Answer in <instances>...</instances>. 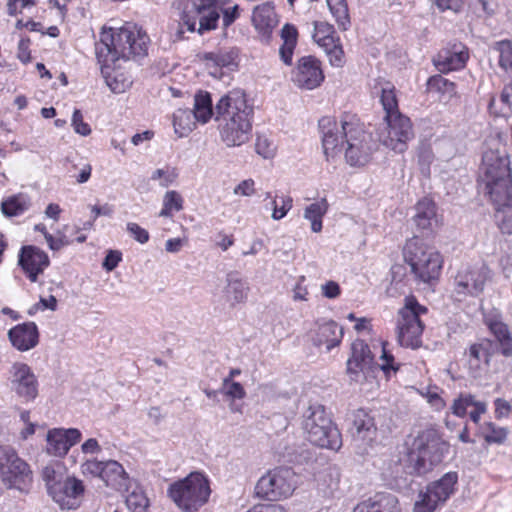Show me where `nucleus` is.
<instances>
[{"mask_svg":"<svg viewBox=\"0 0 512 512\" xmlns=\"http://www.w3.org/2000/svg\"><path fill=\"white\" fill-rule=\"evenodd\" d=\"M469 59L468 48L461 42L448 43L433 58V63L441 73L460 70Z\"/></svg>","mask_w":512,"mask_h":512,"instance_id":"obj_21","label":"nucleus"},{"mask_svg":"<svg viewBox=\"0 0 512 512\" xmlns=\"http://www.w3.org/2000/svg\"><path fill=\"white\" fill-rule=\"evenodd\" d=\"M358 120L355 115L344 114L338 123L331 116L322 117L318 126L321 133L323 153L327 161H333L339 157L346 148L345 122Z\"/></svg>","mask_w":512,"mask_h":512,"instance_id":"obj_12","label":"nucleus"},{"mask_svg":"<svg viewBox=\"0 0 512 512\" xmlns=\"http://www.w3.org/2000/svg\"><path fill=\"white\" fill-rule=\"evenodd\" d=\"M298 31L292 24L286 23L281 29L283 44L279 49L281 60L288 66L292 65V57L297 44Z\"/></svg>","mask_w":512,"mask_h":512,"instance_id":"obj_36","label":"nucleus"},{"mask_svg":"<svg viewBox=\"0 0 512 512\" xmlns=\"http://www.w3.org/2000/svg\"><path fill=\"white\" fill-rule=\"evenodd\" d=\"M195 120L191 110L178 109L173 115L175 133L179 137L187 136L195 128Z\"/></svg>","mask_w":512,"mask_h":512,"instance_id":"obj_42","label":"nucleus"},{"mask_svg":"<svg viewBox=\"0 0 512 512\" xmlns=\"http://www.w3.org/2000/svg\"><path fill=\"white\" fill-rule=\"evenodd\" d=\"M19 265L31 282H36L38 276L49 266L48 255L36 246H23L19 253Z\"/></svg>","mask_w":512,"mask_h":512,"instance_id":"obj_24","label":"nucleus"},{"mask_svg":"<svg viewBox=\"0 0 512 512\" xmlns=\"http://www.w3.org/2000/svg\"><path fill=\"white\" fill-rule=\"evenodd\" d=\"M494 406L496 419L507 418L512 410L510 403L503 398H496L494 400Z\"/></svg>","mask_w":512,"mask_h":512,"instance_id":"obj_59","label":"nucleus"},{"mask_svg":"<svg viewBox=\"0 0 512 512\" xmlns=\"http://www.w3.org/2000/svg\"><path fill=\"white\" fill-rule=\"evenodd\" d=\"M415 210L416 213L413 217L415 224L421 229L430 228L432 221L436 217L434 201L429 198H423L416 204Z\"/></svg>","mask_w":512,"mask_h":512,"instance_id":"obj_37","label":"nucleus"},{"mask_svg":"<svg viewBox=\"0 0 512 512\" xmlns=\"http://www.w3.org/2000/svg\"><path fill=\"white\" fill-rule=\"evenodd\" d=\"M30 39L29 38H21L18 43V52H17V58L24 64L30 62L31 56H30Z\"/></svg>","mask_w":512,"mask_h":512,"instance_id":"obj_63","label":"nucleus"},{"mask_svg":"<svg viewBox=\"0 0 512 512\" xmlns=\"http://www.w3.org/2000/svg\"><path fill=\"white\" fill-rule=\"evenodd\" d=\"M316 329L311 331V340L317 347L325 346L327 351L338 346L343 338V328L334 320H318Z\"/></svg>","mask_w":512,"mask_h":512,"instance_id":"obj_26","label":"nucleus"},{"mask_svg":"<svg viewBox=\"0 0 512 512\" xmlns=\"http://www.w3.org/2000/svg\"><path fill=\"white\" fill-rule=\"evenodd\" d=\"M352 512H401V509L394 494L377 492L359 502Z\"/></svg>","mask_w":512,"mask_h":512,"instance_id":"obj_28","label":"nucleus"},{"mask_svg":"<svg viewBox=\"0 0 512 512\" xmlns=\"http://www.w3.org/2000/svg\"><path fill=\"white\" fill-rule=\"evenodd\" d=\"M126 506L131 512H147L149 500L143 492H132L126 497Z\"/></svg>","mask_w":512,"mask_h":512,"instance_id":"obj_48","label":"nucleus"},{"mask_svg":"<svg viewBox=\"0 0 512 512\" xmlns=\"http://www.w3.org/2000/svg\"><path fill=\"white\" fill-rule=\"evenodd\" d=\"M255 149L256 152L264 158H271L274 155V147L272 143L265 137H257Z\"/></svg>","mask_w":512,"mask_h":512,"instance_id":"obj_57","label":"nucleus"},{"mask_svg":"<svg viewBox=\"0 0 512 512\" xmlns=\"http://www.w3.org/2000/svg\"><path fill=\"white\" fill-rule=\"evenodd\" d=\"M427 313V307L421 305L414 296L405 298L397 320V341L402 347L417 349L422 345L425 325L421 317Z\"/></svg>","mask_w":512,"mask_h":512,"instance_id":"obj_9","label":"nucleus"},{"mask_svg":"<svg viewBox=\"0 0 512 512\" xmlns=\"http://www.w3.org/2000/svg\"><path fill=\"white\" fill-rule=\"evenodd\" d=\"M278 22L275 8L271 2L263 3L253 9L252 24L267 41Z\"/></svg>","mask_w":512,"mask_h":512,"instance_id":"obj_31","label":"nucleus"},{"mask_svg":"<svg viewBox=\"0 0 512 512\" xmlns=\"http://www.w3.org/2000/svg\"><path fill=\"white\" fill-rule=\"evenodd\" d=\"M178 174L174 168L156 169L152 175V180H159L160 186L165 188L170 186L177 178Z\"/></svg>","mask_w":512,"mask_h":512,"instance_id":"obj_51","label":"nucleus"},{"mask_svg":"<svg viewBox=\"0 0 512 512\" xmlns=\"http://www.w3.org/2000/svg\"><path fill=\"white\" fill-rule=\"evenodd\" d=\"M478 189L493 204L500 230L512 234V174L505 151L490 149L483 153Z\"/></svg>","mask_w":512,"mask_h":512,"instance_id":"obj_1","label":"nucleus"},{"mask_svg":"<svg viewBox=\"0 0 512 512\" xmlns=\"http://www.w3.org/2000/svg\"><path fill=\"white\" fill-rule=\"evenodd\" d=\"M328 202L325 198L311 203L304 210V218L311 222V230L319 233L322 230V218L328 211Z\"/></svg>","mask_w":512,"mask_h":512,"instance_id":"obj_38","label":"nucleus"},{"mask_svg":"<svg viewBox=\"0 0 512 512\" xmlns=\"http://www.w3.org/2000/svg\"><path fill=\"white\" fill-rule=\"evenodd\" d=\"M72 126L74 131L82 136H88L91 133V128L88 123L84 122L82 112L75 109L72 115Z\"/></svg>","mask_w":512,"mask_h":512,"instance_id":"obj_54","label":"nucleus"},{"mask_svg":"<svg viewBox=\"0 0 512 512\" xmlns=\"http://www.w3.org/2000/svg\"><path fill=\"white\" fill-rule=\"evenodd\" d=\"M12 388L25 402L34 400L38 395V380L32 369L25 363H14L11 369Z\"/></svg>","mask_w":512,"mask_h":512,"instance_id":"obj_22","label":"nucleus"},{"mask_svg":"<svg viewBox=\"0 0 512 512\" xmlns=\"http://www.w3.org/2000/svg\"><path fill=\"white\" fill-rule=\"evenodd\" d=\"M328 56L329 62L334 67H342L345 63L344 52L340 41L332 43L331 46L323 48Z\"/></svg>","mask_w":512,"mask_h":512,"instance_id":"obj_49","label":"nucleus"},{"mask_svg":"<svg viewBox=\"0 0 512 512\" xmlns=\"http://www.w3.org/2000/svg\"><path fill=\"white\" fill-rule=\"evenodd\" d=\"M223 393L231 399H243L246 396L244 387L235 381H230V378H224L222 383Z\"/></svg>","mask_w":512,"mask_h":512,"instance_id":"obj_50","label":"nucleus"},{"mask_svg":"<svg viewBox=\"0 0 512 512\" xmlns=\"http://www.w3.org/2000/svg\"><path fill=\"white\" fill-rule=\"evenodd\" d=\"M295 487V473L291 468H275L257 481L255 495L264 500L278 501L292 495Z\"/></svg>","mask_w":512,"mask_h":512,"instance_id":"obj_10","label":"nucleus"},{"mask_svg":"<svg viewBox=\"0 0 512 512\" xmlns=\"http://www.w3.org/2000/svg\"><path fill=\"white\" fill-rule=\"evenodd\" d=\"M8 338L14 348L29 351L39 343V331L34 322L18 324L8 331Z\"/></svg>","mask_w":512,"mask_h":512,"instance_id":"obj_27","label":"nucleus"},{"mask_svg":"<svg viewBox=\"0 0 512 512\" xmlns=\"http://www.w3.org/2000/svg\"><path fill=\"white\" fill-rule=\"evenodd\" d=\"M30 198L26 194L13 195L1 203V211L7 217L23 214L30 208Z\"/></svg>","mask_w":512,"mask_h":512,"instance_id":"obj_39","label":"nucleus"},{"mask_svg":"<svg viewBox=\"0 0 512 512\" xmlns=\"http://www.w3.org/2000/svg\"><path fill=\"white\" fill-rule=\"evenodd\" d=\"M380 101L385 114L377 125L376 135L385 147L403 153L414 138L411 120L399 111L395 88L391 84L381 88Z\"/></svg>","mask_w":512,"mask_h":512,"instance_id":"obj_4","label":"nucleus"},{"mask_svg":"<svg viewBox=\"0 0 512 512\" xmlns=\"http://www.w3.org/2000/svg\"><path fill=\"white\" fill-rule=\"evenodd\" d=\"M403 256L415 280L425 284L436 281L442 268L441 255L418 237L407 240Z\"/></svg>","mask_w":512,"mask_h":512,"instance_id":"obj_6","label":"nucleus"},{"mask_svg":"<svg viewBox=\"0 0 512 512\" xmlns=\"http://www.w3.org/2000/svg\"><path fill=\"white\" fill-rule=\"evenodd\" d=\"M272 219L273 220H281L284 218L287 213L291 210L293 206V200L290 196H285L281 198V206L278 207L276 199H273L272 202Z\"/></svg>","mask_w":512,"mask_h":512,"instance_id":"obj_52","label":"nucleus"},{"mask_svg":"<svg viewBox=\"0 0 512 512\" xmlns=\"http://www.w3.org/2000/svg\"><path fill=\"white\" fill-rule=\"evenodd\" d=\"M457 482V473L448 472L439 480L429 484L426 491L419 494L413 512H433L439 504L445 503L454 493Z\"/></svg>","mask_w":512,"mask_h":512,"instance_id":"obj_16","label":"nucleus"},{"mask_svg":"<svg viewBox=\"0 0 512 512\" xmlns=\"http://www.w3.org/2000/svg\"><path fill=\"white\" fill-rule=\"evenodd\" d=\"M85 494L83 481L74 475L66 478L49 496L62 510H75L80 507Z\"/></svg>","mask_w":512,"mask_h":512,"instance_id":"obj_18","label":"nucleus"},{"mask_svg":"<svg viewBox=\"0 0 512 512\" xmlns=\"http://www.w3.org/2000/svg\"><path fill=\"white\" fill-rule=\"evenodd\" d=\"M255 182L253 179H245L241 181L235 188L234 194L241 196H252L255 193Z\"/></svg>","mask_w":512,"mask_h":512,"instance_id":"obj_60","label":"nucleus"},{"mask_svg":"<svg viewBox=\"0 0 512 512\" xmlns=\"http://www.w3.org/2000/svg\"><path fill=\"white\" fill-rule=\"evenodd\" d=\"M302 425L308 441L313 445L331 450L341 448V433L332 423L323 405L310 404L303 413Z\"/></svg>","mask_w":512,"mask_h":512,"instance_id":"obj_7","label":"nucleus"},{"mask_svg":"<svg viewBox=\"0 0 512 512\" xmlns=\"http://www.w3.org/2000/svg\"><path fill=\"white\" fill-rule=\"evenodd\" d=\"M183 209V198L175 190L167 191L163 197V207L159 213L160 217H172L174 212Z\"/></svg>","mask_w":512,"mask_h":512,"instance_id":"obj_45","label":"nucleus"},{"mask_svg":"<svg viewBox=\"0 0 512 512\" xmlns=\"http://www.w3.org/2000/svg\"><path fill=\"white\" fill-rule=\"evenodd\" d=\"M494 342L489 338H482L468 348V362L470 367L480 369L482 365L489 367L495 351Z\"/></svg>","mask_w":512,"mask_h":512,"instance_id":"obj_33","label":"nucleus"},{"mask_svg":"<svg viewBox=\"0 0 512 512\" xmlns=\"http://www.w3.org/2000/svg\"><path fill=\"white\" fill-rule=\"evenodd\" d=\"M127 231L139 243L144 244L149 241V233L146 229L140 227L137 223H127Z\"/></svg>","mask_w":512,"mask_h":512,"instance_id":"obj_56","label":"nucleus"},{"mask_svg":"<svg viewBox=\"0 0 512 512\" xmlns=\"http://www.w3.org/2000/svg\"><path fill=\"white\" fill-rule=\"evenodd\" d=\"M69 476L66 465L60 460L49 461L41 470V478L48 495Z\"/></svg>","mask_w":512,"mask_h":512,"instance_id":"obj_34","label":"nucleus"},{"mask_svg":"<svg viewBox=\"0 0 512 512\" xmlns=\"http://www.w3.org/2000/svg\"><path fill=\"white\" fill-rule=\"evenodd\" d=\"M484 323L494 337L495 351L504 357H512V331L502 314L497 309L487 311L484 313Z\"/></svg>","mask_w":512,"mask_h":512,"instance_id":"obj_17","label":"nucleus"},{"mask_svg":"<svg viewBox=\"0 0 512 512\" xmlns=\"http://www.w3.org/2000/svg\"><path fill=\"white\" fill-rule=\"evenodd\" d=\"M448 444L441 438L437 430L426 429L413 440L408 453L410 473L424 475L440 463L448 452Z\"/></svg>","mask_w":512,"mask_h":512,"instance_id":"obj_5","label":"nucleus"},{"mask_svg":"<svg viewBox=\"0 0 512 512\" xmlns=\"http://www.w3.org/2000/svg\"><path fill=\"white\" fill-rule=\"evenodd\" d=\"M201 59L206 62L212 76L221 78L223 75V73H220L221 69H226L227 71L237 69L239 50L236 47L221 48L217 51L203 53Z\"/></svg>","mask_w":512,"mask_h":512,"instance_id":"obj_25","label":"nucleus"},{"mask_svg":"<svg viewBox=\"0 0 512 512\" xmlns=\"http://www.w3.org/2000/svg\"><path fill=\"white\" fill-rule=\"evenodd\" d=\"M101 479L105 482L106 486L115 490H122L128 487V474L123 466L115 461H104Z\"/></svg>","mask_w":512,"mask_h":512,"instance_id":"obj_35","label":"nucleus"},{"mask_svg":"<svg viewBox=\"0 0 512 512\" xmlns=\"http://www.w3.org/2000/svg\"><path fill=\"white\" fill-rule=\"evenodd\" d=\"M321 291L324 297L328 299H335L341 294V288L335 281H327L321 285Z\"/></svg>","mask_w":512,"mask_h":512,"instance_id":"obj_61","label":"nucleus"},{"mask_svg":"<svg viewBox=\"0 0 512 512\" xmlns=\"http://www.w3.org/2000/svg\"><path fill=\"white\" fill-rule=\"evenodd\" d=\"M122 260V253L118 250H109L106 254L102 266L103 268L110 272L113 271Z\"/></svg>","mask_w":512,"mask_h":512,"instance_id":"obj_58","label":"nucleus"},{"mask_svg":"<svg viewBox=\"0 0 512 512\" xmlns=\"http://www.w3.org/2000/svg\"><path fill=\"white\" fill-rule=\"evenodd\" d=\"M351 350V357L347 361V372L352 380H357L359 372L371 364L373 356L368 344L363 340L354 341Z\"/></svg>","mask_w":512,"mask_h":512,"instance_id":"obj_32","label":"nucleus"},{"mask_svg":"<svg viewBox=\"0 0 512 512\" xmlns=\"http://www.w3.org/2000/svg\"><path fill=\"white\" fill-rule=\"evenodd\" d=\"M225 282L226 285L222 291L223 298L230 307H235L247 301L250 288L247 281L241 277L239 272H229L226 275Z\"/></svg>","mask_w":512,"mask_h":512,"instance_id":"obj_29","label":"nucleus"},{"mask_svg":"<svg viewBox=\"0 0 512 512\" xmlns=\"http://www.w3.org/2000/svg\"><path fill=\"white\" fill-rule=\"evenodd\" d=\"M479 432L488 444L498 445L503 444L509 434L507 428L500 427L493 422H485L479 427Z\"/></svg>","mask_w":512,"mask_h":512,"instance_id":"obj_43","label":"nucleus"},{"mask_svg":"<svg viewBox=\"0 0 512 512\" xmlns=\"http://www.w3.org/2000/svg\"><path fill=\"white\" fill-rule=\"evenodd\" d=\"M252 113L253 108L241 90H232L219 100L216 120L220 122L221 139L228 147L241 146L250 139Z\"/></svg>","mask_w":512,"mask_h":512,"instance_id":"obj_2","label":"nucleus"},{"mask_svg":"<svg viewBox=\"0 0 512 512\" xmlns=\"http://www.w3.org/2000/svg\"><path fill=\"white\" fill-rule=\"evenodd\" d=\"M104 461H98L96 459L87 460L81 465V472L83 475H91L94 477L102 476Z\"/></svg>","mask_w":512,"mask_h":512,"instance_id":"obj_55","label":"nucleus"},{"mask_svg":"<svg viewBox=\"0 0 512 512\" xmlns=\"http://www.w3.org/2000/svg\"><path fill=\"white\" fill-rule=\"evenodd\" d=\"M494 49L499 52V66L512 75V40L498 41Z\"/></svg>","mask_w":512,"mask_h":512,"instance_id":"obj_46","label":"nucleus"},{"mask_svg":"<svg viewBox=\"0 0 512 512\" xmlns=\"http://www.w3.org/2000/svg\"><path fill=\"white\" fill-rule=\"evenodd\" d=\"M222 16L223 26L225 28L229 27L239 17V5L235 4L232 7L222 9Z\"/></svg>","mask_w":512,"mask_h":512,"instance_id":"obj_62","label":"nucleus"},{"mask_svg":"<svg viewBox=\"0 0 512 512\" xmlns=\"http://www.w3.org/2000/svg\"><path fill=\"white\" fill-rule=\"evenodd\" d=\"M477 401L475 396L470 393H460L451 405V412L453 415L463 418L468 414V409H472Z\"/></svg>","mask_w":512,"mask_h":512,"instance_id":"obj_47","label":"nucleus"},{"mask_svg":"<svg viewBox=\"0 0 512 512\" xmlns=\"http://www.w3.org/2000/svg\"><path fill=\"white\" fill-rule=\"evenodd\" d=\"M344 134H346L345 159L350 166L366 165L372 155L370 136L364 131L358 120L345 122Z\"/></svg>","mask_w":512,"mask_h":512,"instance_id":"obj_14","label":"nucleus"},{"mask_svg":"<svg viewBox=\"0 0 512 512\" xmlns=\"http://www.w3.org/2000/svg\"><path fill=\"white\" fill-rule=\"evenodd\" d=\"M196 121L206 123L213 115L212 99L208 92L199 91L194 98V109L191 110Z\"/></svg>","mask_w":512,"mask_h":512,"instance_id":"obj_40","label":"nucleus"},{"mask_svg":"<svg viewBox=\"0 0 512 512\" xmlns=\"http://www.w3.org/2000/svg\"><path fill=\"white\" fill-rule=\"evenodd\" d=\"M0 477L8 489L26 491L32 483L29 465L10 446H0Z\"/></svg>","mask_w":512,"mask_h":512,"instance_id":"obj_11","label":"nucleus"},{"mask_svg":"<svg viewBox=\"0 0 512 512\" xmlns=\"http://www.w3.org/2000/svg\"><path fill=\"white\" fill-rule=\"evenodd\" d=\"M323 80L324 74L318 59L309 55L298 60L297 66L292 72V81L296 86L312 90L320 86Z\"/></svg>","mask_w":512,"mask_h":512,"instance_id":"obj_20","label":"nucleus"},{"mask_svg":"<svg viewBox=\"0 0 512 512\" xmlns=\"http://www.w3.org/2000/svg\"><path fill=\"white\" fill-rule=\"evenodd\" d=\"M167 492L180 510L197 512L208 502L211 489L208 479L203 474L195 472L172 483Z\"/></svg>","mask_w":512,"mask_h":512,"instance_id":"obj_8","label":"nucleus"},{"mask_svg":"<svg viewBox=\"0 0 512 512\" xmlns=\"http://www.w3.org/2000/svg\"><path fill=\"white\" fill-rule=\"evenodd\" d=\"M82 434L77 428H54L47 433L48 454L56 457H64L70 448L81 440Z\"/></svg>","mask_w":512,"mask_h":512,"instance_id":"obj_23","label":"nucleus"},{"mask_svg":"<svg viewBox=\"0 0 512 512\" xmlns=\"http://www.w3.org/2000/svg\"><path fill=\"white\" fill-rule=\"evenodd\" d=\"M491 279V271L484 263L461 267L454 277L455 299L479 296Z\"/></svg>","mask_w":512,"mask_h":512,"instance_id":"obj_13","label":"nucleus"},{"mask_svg":"<svg viewBox=\"0 0 512 512\" xmlns=\"http://www.w3.org/2000/svg\"><path fill=\"white\" fill-rule=\"evenodd\" d=\"M500 100L507 108V110L502 109V113L504 115L509 112L512 113V82L504 87L500 95Z\"/></svg>","mask_w":512,"mask_h":512,"instance_id":"obj_64","label":"nucleus"},{"mask_svg":"<svg viewBox=\"0 0 512 512\" xmlns=\"http://www.w3.org/2000/svg\"><path fill=\"white\" fill-rule=\"evenodd\" d=\"M349 432L357 446L370 445L377 436V425L374 415L365 409L353 411L349 417Z\"/></svg>","mask_w":512,"mask_h":512,"instance_id":"obj_19","label":"nucleus"},{"mask_svg":"<svg viewBox=\"0 0 512 512\" xmlns=\"http://www.w3.org/2000/svg\"><path fill=\"white\" fill-rule=\"evenodd\" d=\"M327 5L342 30H347L350 25V17L346 0H326Z\"/></svg>","mask_w":512,"mask_h":512,"instance_id":"obj_44","label":"nucleus"},{"mask_svg":"<svg viewBox=\"0 0 512 512\" xmlns=\"http://www.w3.org/2000/svg\"><path fill=\"white\" fill-rule=\"evenodd\" d=\"M313 25L314 32L312 38L321 48L329 47L332 43L339 40L333 25L328 22L315 21Z\"/></svg>","mask_w":512,"mask_h":512,"instance_id":"obj_41","label":"nucleus"},{"mask_svg":"<svg viewBox=\"0 0 512 512\" xmlns=\"http://www.w3.org/2000/svg\"><path fill=\"white\" fill-rule=\"evenodd\" d=\"M150 39L136 24L126 23L120 28L103 29L100 41L96 43L98 61L129 60L144 57L148 52Z\"/></svg>","mask_w":512,"mask_h":512,"instance_id":"obj_3","label":"nucleus"},{"mask_svg":"<svg viewBox=\"0 0 512 512\" xmlns=\"http://www.w3.org/2000/svg\"><path fill=\"white\" fill-rule=\"evenodd\" d=\"M380 359L383 361L380 368L385 375L389 376L391 372L396 373L399 370V365L395 363L393 354L387 350L386 343L382 344Z\"/></svg>","mask_w":512,"mask_h":512,"instance_id":"obj_53","label":"nucleus"},{"mask_svg":"<svg viewBox=\"0 0 512 512\" xmlns=\"http://www.w3.org/2000/svg\"><path fill=\"white\" fill-rule=\"evenodd\" d=\"M219 18L220 12L218 9H205V11H202L201 8H196L195 5H189L187 2L179 14L176 39H183V27H186L189 32L197 31L200 35L206 31L214 30L217 28Z\"/></svg>","mask_w":512,"mask_h":512,"instance_id":"obj_15","label":"nucleus"},{"mask_svg":"<svg viewBox=\"0 0 512 512\" xmlns=\"http://www.w3.org/2000/svg\"><path fill=\"white\" fill-rule=\"evenodd\" d=\"M119 60L98 61L101 74L105 79L107 86L113 93L120 94L125 92L132 85V79L117 66Z\"/></svg>","mask_w":512,"mask_h":512,"instance_id":"obj_30","label":"nucleus"}]
</instances>
